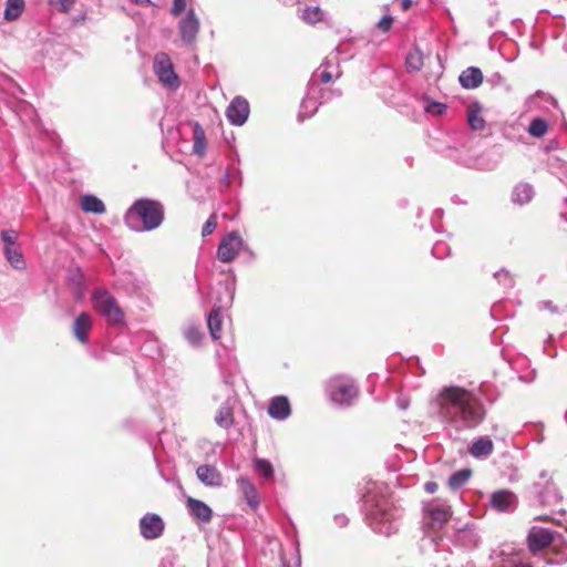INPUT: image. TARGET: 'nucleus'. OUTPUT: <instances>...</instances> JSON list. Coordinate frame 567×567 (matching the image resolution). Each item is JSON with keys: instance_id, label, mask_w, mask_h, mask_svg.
<instances>
[{"instance_id": "obj_1", "label": "nucleus", "mask_w": 567, "mask_h": 567, "mask_svg": "<svg viewBox=\"0 0 567 567\" xmlns=\"http://www.w3.org/2000/svg\"><path fill=\"white\" fill-rule=\"evenodd\" d=\"M440 415L456 430L476 426L484 416L478 399L460 386L444 388L436 398Z\"/></svg>"}, {"instance_id": "obj_2", "label": "nucleus", "mask_w": 567, "mask_h": 567, "mask_svg": "<svg viewBox=\"0 0 567 567\" xmlns=\"http://www.w3.org/2000/svg\"><path fill=\"white\" fill-rule=\"evenodd\" d=\"M164 218L162 204L151 199H137L126 212L125 223L135 231L153 230Z\"/></svg>"}, {"instance_id": "obj_3", "label": "nucleus", "mask_w": 567, "mask_h": 567, "mask_svg": "<svg viewBox=\"0 0 567 567\" xmlns=\"http://www.w3.org/2000/svg\"><path fill=\"white\" fill-rule=\"evenodd\" d=\"M369 519L371 527L379 534L390 536L398 529L394 524V513L386 499L372 505Z\"/></svg>"}, {"instance_id": "obj_4", "label": "nucleus", "mask_w": 567, "mask_h": 567, "mask_svg": "<svg viewBox=\"0 0 567 567\" xmlns=\"http://www.w3.org/2000/svg\"><path fill=\"white\" fill-rule=\"evenodd\" d=\"M94 309L105 318L110 324L118 326L124 322V313L115 298L106 290H97L93 293Z\"/></svg>"}, {"instance_id": "obj_5", "label": "nucleus", "mask_w": 567, "mask_h": 567, "mask_svg": "<svg viewBox=\"0 0 567 567\" xmlns=\"http://www.w3.org/2000/svg\"><path fill=\"white\" fill-rule=\"evenodd\" d=\"M328 393L332 402L339 405H350L358 395V388L352 379L337 375L330 379Z\"/></svg>"}, {"instance_id": "obj_6", "label": "nucleus", "mask_w": 567, "mask_h": 567, "mask_svg": "<svg viewBox=\"0 0 567 567\" xmlns=\"http://www.w3.org/2000/svg\"><path fill=\"white\" fill-rule=\"evenodd\" d=\"M154 72L161 83L169 89L179 86L178 76L176 75L171 58L166 53H157L154 58Z\"/></svg>"}, {"instance_id": "obj_7", "label": "nucleus", "mask_w": 567, "mask_h": 567, "mask_svg": "<svg viewBox=\"0 0 567 567\" xmlns=\"http://www.w3.org/2000/svg\"><path fill=\"white\" fill-rule=\"evenodd\" d=\"M244 245L243 238L237 233L227 234L219 243L217 258L221 262H231L239 254Z\"/></svg>"}, {"instance_id": "obj_8", "label": "nucleus", "mask_w": 567, "mask_h": 567, "mask_svg": "<svg viewBox=\"0 0 567 567\" xmlns=\"http://www.w3.org/2000/svg\"><path fill=\"white\" fill-rule=\"evenodd\" d=\"M424 512L433 527H442L452 515L450 506L439 498L427 503L424 506Z\"/></svg>"}, {"instance_id": "obj_9", "label": "nucleus", "mask_w": 567, "mask_h": 567, "mask_svg": "<svg viewBox=\"0 0 567 567\" xmlns=\"http://www.w3.org/2000/svg\"><path fill=\"white\" fill-rule=\"evenodd\" d=\"M493 509L499 513L514 512L518 505L517 496L508 489H499L491 495L489 499Z\"/></svg>"}, {"instance_id": "obj_10", "label": "nucleus", "mask_w": 567, "mask_h": 567, "mask_svg": "<svg viewBox=\"0 0 567 567\" xmlns=\"http://www.w3.org/2000/svg\"><path fill=\"white\" fill-rule=\"evenodd\" d=\"M249 115V104L241 97H235L226 110L228 121L234 125H243Z\"/></svg>"}, {"instance_id": "obj_11", "label": "nucleus", "mask_w": 567, "mask_h": 567, "mask_svg": "<svg viewBox=\"0 0 567 567\" xmlns=\"http://www.w3.org/2000/svg\"><path fill=\"white\" fill-rule=\"evenodd\" d=\"M181 38L185 43L195 41L199 31V20L194 10H189L184 19L178 24Z\"/></svg>"}, {"instance_id": "obj_12", "label": "nucleus", "mask_w": 567, "mask_h": 567, "mask_svg": "<svg viewBox=\"0 0 567 567\" xmlns=\"http://www.w3.org/2000/svg\"><path fill=\"white\" fill-rule=\"evenodd\" d=\"M554 540V534L546 528L532 527L528 534V546L532 551H538L549 546Z\"/></svg>"}, {"instance_id": "obj_13", "label": "nucleus", "mask_w": 567, "mask_h": 567, "mask_svg": "<svg viewBox=\"0 0 567 567\" xmlns=\"http://www.w3.org/2000/svg\"><path fill=\"white\" fill-rule=\"evenodd\" d=\"M140 527L141 534L145 538L153 539L157 538L162 534L164 524L159 516L148 514L141 519Z\"/></svg>"}, {"instance_id": "obj_14", "label": "nucleus", "mask_w": 567, "mask_h": 567, "mask_svg": "<svg viewBox=\"0 0 567 567\" xmlns=\"http://www.w3.org/2000/svg\"><path fill=\"white\" fill-rule=\"evenodd\" d=\"M93 327V318L87 312L80 313L72 326V331L78 341L86 343L89 340V332Z\"/></svg>"}, {"instance_id": "obj_15", "label": "nucleus", "mask_w": 567, "mask_h": 567, "mask_svg": "<svg viewBox=\"0 0 567 567\" xmlns=\"http://www.w3.org/2000/svg\"><path fill=\"white\" fill-rule=\"evenodd\" d=\"M197 478L210 487H219L223 484V476L220 472L212 465H200L196 470Z\"/></svg>"}, {"instance_id": "obj_16", "label": "nucleus", "mask_w": 567, "mask_h": 567, "mask_svg": "<svg viewBox=\"0 0 567 567\" xmlns=\"http://www.w3.org/2000/svg\"><path fill=\"white\" fill-rule=\"evenodd\" d=\"M237 484L248 505L254 509L257 508L259 505V496L256 487L252 485L249 478L246 476H240L237 480Z\"/></svg>"}, {"instance_id": "obj_17", "label": "nucleus", "mask_w": 567, "mask_h": 567, "mask_svg": "<svg viewBox=\"0 0 567 567\" xmlns=\"http://www.w3.org/2000/svg\"><path fill=\"white\" fill-rule=\"evenodd\" d=\"M268 413L271 417L277 420H285L290 415V404L287 398L277 396L271 400Z\"/></svg>"}, {"instance_id": "obj_18", "label": "nucleus", "mask_w": 567, "mask_h": 567, "mask_svg": "<svg viewBox=\"0 0 567 567\" xmlns=\"http://www.w3.org/2000/svg\"><path fill=\"white\" fill-rule=\"evenodd\" d=\"M187 506L190 512V514L196 517L197 519L208 523L212 519L213 511L210 507L205 504L202 501L188 497L187 498Z\"/></svg>"}, {"instance_id": "obj_19", "label": "nucleus", "mask_w": 567, "mask_h": 567, "mask_svg": "<svg viewBox=\"0 0 567 567\" xmlns=\"http://www.w3.org/2000/svg\"><path fill=\"white\" fill-rule=\"evenodd\" d=\"M483 82V73L478 68L471 66L460 75V83L465 89H476Z\"/></svg>"}, {"instance_id": "obj_20", "label": "nucleus", "mask_w": 567, "mask_h": 567, "mask_svg": "<svg viewBox=\"0 0 567 567\" xmlns=\"http://www.w3.org/2000/svg\"><path fill=\"white\" fill-rule=\"evenodd\" d=\"M80 205L82 210L86 213L103 214L105 212L104 203L93 195L82 196L80 199Z\"/></svg>"}, {"instance_id": "obj_21", "label": "nucleus", "mask_w": 567, "mask_h": 567, "mask_svg": "<svg viewBox=\"0 0 567 567\" xmlns=\"http://www.w3.org/2000/svg\"><path fill=\"white\" fill-rule=\"evenodd\" d=\"M493 442L488 437H480L474 441L470 452L474 457H486L493 452Z\"/></svg>"}, {"instance_id": "obj_22", "label": "nucleus", "mask_w": 567, "mask_h": 567, "mask_svg": "<svg viewBox=\"0 0 567 567\" xmlns=\"http://www.w3.org/2000/svg\"><path fill=\"white\" fill-rule=\"evenodd\" d=\"M208 329L213 339L220 338L221 330V308L214 307L207 319Z\"/></svg>"}, {"instance_id": "obj_23", "label": "nucleus", "mask_w": 567, "mask_h": 567, "mask_svg": "<svg viewBox=\"0 0 567 567\" xmlns=\"http://www.w3.org/2000/svg\"><path fill=\"white\" fill-rule=\"evenodd\" d=\"M467 121L471 127L475 131L484 128L485 120L482 116V110L477 103L471 104L467 107Z\"/></svg>"}, {"instance_id": "obj_24", "label": "nucleus", "mask_w": 567, "mask_h": 567, "mask_svg": "<svg viewBox=\"0 0 567 567\" xmlns=\"http://www.w3.org/2000/svg\"><path fill=\"white\" fill-rule=\"evenodd\" d=\"M215 422L223 429L230 427L234 423L233 409L228 404L221 405L215 415Z\"/></svg>"}, {"instance_id": "obj_25", "label": "nucleus", "mask_w": 567, "mask_h": 567, "mask_svg": "<svg viewBox=\"0 0 567 567\" xmlns=\"http://www.w3.org/2000/svg\"><path fill=\"white\" fill-rule=\"evenodd\" d=\"M533 188L528 184H519L517 185L513 190V202L517 204H526L528 203L533 197Z\"/></svg>"}, {"instance_id": "obj_26", "label": "nucleus", "mask_w": 567, "mask_h": 567, "mask_svg": "<svg viewBox=\"0 0 567 567\" xmlns=\"http://www.w3.org/2000/svg\"><path fill=\"white\" fill-rule=\"evenodd\" d=\"M23 8L24 0H7L4 19L8 21L18 19L22 13Z\"/></svg>"}, {"instance_id": "obj_27", "label": "nucleus", "mask_w": 567, "mask_h": 567, "mask_svg": "<svg viewBox=\"0 0 567 567\" xmlns=\"http://www.w3.org/2000/svg\"><path fill=\"white\" fill-rule=\"evenodd\" d=\"M4 255L10 265L16 269L24 267V260L18 246L4 248Z\"/></svg>"}, {"instance_id": "obj_28", "label": "nucleus", "mask_w": 567, "mask_h": 567, "mask_svg": "<svg viewBox=\"0 0 567 567\" xmlns=\"http://www.w3.org/2000/svg\"><path fill=\"white\" fill-rule=\"evenodd\" d=\"M560 499H561V496L557 492L554 484L551 482H547L545 493L540 494V502L544 505H555V504L559 503Z\"/></svg>"}, {"instance_id": "obj_29", "label": "nucleus", "mask_w": 567, "mask_h": 567, "mask_svg": "<svg viewBox=\"0 0 567 567\" xmlns=\"http://www.w3.org/2000/svg\"><path fill=\"white\" fill-rule=\"evenodd\" d=\"M406 68L410 71H419L423 66V54L420 50H412L406 56Z\"/></svg>"}, {"instance_id": "obj_30", "label": "nucleus", "mask_w": 567, "mask_h": 567, "mask_svg": "<svg viewBox=\"0 0 567 567\" xmlns=\"http://www.w3.org/2000/svg\"><path fill=\"white\" fill-rule=\"evenodd\" d=\"M205 148H206V143H205L204 131L198 125H196L195 130H194V146H193V151L198 156H203L204 153H205Z\"/></svg>"}, {"instance_id": "obj_31", "label": "nucleus", "mask_w": 567, "mask_h": 567, "mask_svg": "<svg viewBox=\"0 0 567 567\" xmlns=\"http://www.w3.org/2000/svg\"><path fill=\"white\" fill-rule=\"evenodd\" d=\"M255 468L264 478L270 480L274 476V468L269 461L264 458H256L255 462Z\"/></svg>"}, {"instance_id": "obj_32", "label": "nucleus", "mask_w": 567, "mask_h": 567, "mask_svg": "<svg viewBox=\"0 0 567 567\" xmlns=\"http://www.w3.org/2000/svg\"><path fill=\"white\" fill-rule=\"evenodd\" d=\"M548 125L546 121L542 118H535L532 121L528 132L535 137H542L546 134Z\"/></svg>"}, {"instance_id": "obj_33", "label": "nucleus", "mask_w": 567, "mask_h": 567, "mask_svg": "<svg viewBox=\"0 0 567 567\" xmlns=\"http://www.w3.org/2000/svg\"><path fill=\"white\" fill-rule=\"evenodd\" d=\"M322 11L319 7H307L302 12V19L308 23H317L322 19Z\"/></svg>"}, {"instance_id": "obj_34", "label": "nucleus", "mask_w": 567, "mask_h": 567, "mask_svg": "<svg viewBox=\"0 0 567 567\" xmlns=\"http://www.w3.org/2000/svg\"><path fill=\"white\" fill-rule=\"evenodd\" d=\"M470 476H471L470 470L458 471V472L454 473L449 478V485L452 488H457V487L462 486L464 483H466V481L470 478Z\"/></svg>"}, {"instance_id": "obj_35", "label": "nucleus", "mask_w": 567, "mask_h": 567, "mask_svg": "<svg viewBox=\"0 0 567 567\" xmlns=\"http://www.w3.org/2000/svg\"><path fill=\"white\" fill-rule=\"evenodd\" d=\"M185 338L192 346H198L203 339V333L196 327H188L185 330Z\"/></svg>"}, {"instance_id": "obj_36", "label": "nucleus", "mask_w": 567, "mask_h": 567, "mask_svg": "<svg viewBox=\"0 0 567 567\" xmlns=\"http://www.w3.org/2000/svg\"><path fill=\"white\" fill-rule=\"evenodd\" d=\"M317 110V102L312 99H305L301 103L300 117L310 116Z\"/></svg>"}, {"instance_id": "obj_37", "label": "nucleus", "mask_w": 567, "mask_h": 567, "mask_svg": "<svg viewBox=\"0 0 567 567\" xmlns=\"http://www.w3.org/2000/svg\"><path fill=\"white\" fill-rule=\"evenodd\" d=\"M1 238L4 244V248L17 246L18 233L9 229L1 233Z\"/></svg>"}, {"instance_id": "obj_38", "label": "nucleus", "mask_w": 567, "mask_h": 567, "mask_svg": "<svg viewBox=\"0 0 567 567\" xmlns=\"http://www.w3.org/2000/svg\"><path fill=\"white\" fill-rule=\"evenodd\" d=\"M50 4L61 12H69L75 0H49Z\"/></svg>"}, {"instance_id": "obj_39", "label": "nucleus", "mask_w": 567, "mask_h": 567, "mask_svg": "<svg viewBox=\"0 0 567 567\" xmlns=\"http://www.w3.org/2000/svg\"><path fill=\"white\" fill-rule=\"evenodd\" d=\"M216 227H217L216 216L212 215L207 219V221L205 223V225L203 227L202 236L206 237V236L210 235L215 230Z\"/></svg>"}, {"instance_id": "obj_40", "label": "nucleus", "mask_w": 567, "mask_h": 567, "mask_svg": "<svg viewBox=\"0 0 567 567\" xmlns=\"http://www.w3.org/2000/svg\"><path fill=\"white\" fill-rule=\"evenodd\" d=\"M494 276L498 280V282L504 284L505 287L513 286V279L507 271L501 270L496 272Z\"/></svg>"}, {"instance_id": "obj_41", "label": "nucleus", "mask_w": 567, "mask_h": 567, "mask_svg": "<svg viewBox=\"0 0 567 567\" xmlns=\"http://www.w3.org/2000/svg\"><path fill=\"white\" fill-rule=\"evenodd\" d=\"M186 9V0H173L171 12L173 16H179Z\"/></svg>"}, {"instance_id": "obj_42", "label": "nucleus", "mask_w": 567, "mask_h": 567, "mask_svg": "<svg viewBox=\"0 0 567 567\" xmlns=\"http://www.w3.org/2000/svg\"><path fill=\"white\" fill-rule=\"evenodd\" d=\"M330 62H331V60H330V58H328L324 61V63L322 64V66L323 65L326 66V69L323 71H321V73H320V80L323 83L330 82L333 78L332 73L330 71H328V66L330 65Z\"/></svg>"}, {"instance_id": "obj_43", "label": "nucleus", "mask_w": 567, "mask_h": 567, "mask_svg": "<svg viewBox=\"0 0 567 567\" xmlns=\"http://www.w3.org/2000/svg\"><path fill=\"white\" fill-rule=\"evenodd\" d=\"M445 109H446V106L444 104L432 103V104L427 105L425 110H426V112H429L431 114L440 115L444 112Z\"/></svg>"}, {"instance_id": "obj_44", "label": "nucleus", "mask_w": 567, "mask_h": 567, "mask_svg": "<svg viewBox=\"0 0 567 567\" xmlns=\"http://www.w3.org/2000/svg\"><path fill=\"white\" fill-rule=\"evenodd\" d=\"M391 23H392V18L391 17H383L380 21H379V28L386 31L390 29L391 27Z\"/></svg>"}, {"instance_id": "obj_45", "label": "nucleus", "mask_w": 567, "mask_h": 567, "mask_svg": "<svg viewBox=\"0 0 567 567\" xmlns=\"http://www.w3.org/2000/svg\"><path fill=\"white\" fill-rule=\"evenodd\" d=\"M424 488L427 493L433 494L437 489V484L435 482H427Z\"/></svg>"}, {"instance_id": "obj_46", "label": "nucleus", "mask_w": 567, "mask_h": 567, "mask_svg": "<svg viewBox=\"0 0 567 567\" xmlns=\"http://www.w3.org/2000/svg\"><path fill=\"white\" fill-rule=\"evenodd\" d=\"M412 6V0H402L401 7L404 11H408Z\"/></svg>"}, {"instance_id": "obj_47", "label": "nucleus", "mask_w": 567, "mask_h": 567, "mask_svg": "<svg viewBox=\"0 0 567 567\" xmlns=\"http://www.w3.org/2000/svg\"><path fill=\"white\" fill-rule=\"evenodd\" d=\"M132 1L135 2L136 4H141V6L150 3V0H132Z\"/></svg>"}, {"instance_id": "obj_48", "label": "nucleus", "mask_w": 567, "mask_h": 567, "mask_svg": "<svg viewBox=\"0 0 567 567\" xmlns=\"http://www.w3.org/2000/svg\"><path fill=\"white\" fill-rule=\"evenodd\" d=\"M513 567H532V566L529 564L519 563V564L514 565Z\"/></svg>"}, {"instance_id": "obj_49", "label": "nucleus", "mask_w": 567, "mask_h": 567, "mask_svg": "<svg viewBox=\"0 0 567 567\" xmlns=\"http://www.w3.org/2000/svg\"><path fill=\"white\" fill-rule=\"evenodd\" d=\"M367 503H370L372 502L371 497L370 496H367V499H365Z\"/></svg>"}, {"instance_id": "obj_50", "label": "nucleus", "mask_w": 567, "mask_h": 567, "mask_svg": "<svg viewBox=\"0 0 567 567\" xmlns=\"http://www.w3.org/2000/svg\"><path fill=\"white\" fill-rule=\"evenodd\" d=\"M346 520H347L346 517H341L340 523L344 524Z\"/></svg>"}, {"instance_id": "obj_51", "label": "nucleus", "mask_w": 567, "mask_h": 567, "mask_svg": "<svg viewBox=\"0 0 567 567\" xmlns=\"http://www.w3.org/2000/svg\"><path fill=\"white\" fill-rule=\"evenodd\" d=\"M565 220L567 221V217L565 218Z\"/></svg>"}]
</instances>
